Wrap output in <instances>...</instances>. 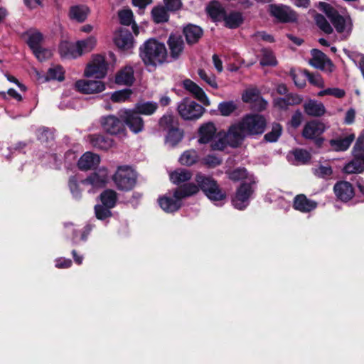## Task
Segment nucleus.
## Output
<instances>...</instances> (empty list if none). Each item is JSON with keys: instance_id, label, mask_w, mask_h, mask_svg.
<instances>
[{"instance_id": "nucleus-1", "label": "nucleus", "mask_w": 364, "mask_h": 364, "mask_svg": "<svg viewBox=\"0 0 364 364\" xmlns=\"http://www.w3.org/2000/svg\"><path fill=\"white\" fill-rule=\"evenodd\" d=\"M226 173L231 181H243L232 200V205L235 208L242 210L249 205L250 198L254 193L257 180L254 175L247 172L245 168L228 170Z\"/></svg>"}, {"instance_id": "nucleus-2", "label": "nucleus", "mask_w": 364, "mask_h": 364, "mask_svg": "<svg viewBox=\"0 0 364 364\" xmlns=\"http://www.w3.org/2000/svg\"><path fill=\"white\" fill-rule=\"evenodd\" d=\"M139 56L146 67L156 68L166 62L167 50L163 43L151 38L140 46Z\"/></svg>"}, {"instance_id": "nucleus-3", "label": "nucleus", "mask_w": 364, "mask_h": 364, "mask_svg": "<svg viewBox=\"0 0 364 364\" xmlns=\"http://www.w3.org/2000/svg\"><path fill=\"white\" fill-rule=\"evenodd\" d=\"M202 191L213 202H219L225 199L226 193L218 186L217 181L210 176L198 173L195 178Z\"/></svg>"}, {"instance_id": "nucleus-4", "label": "nucleus", "mask_w": 364, "mask_h": 364, "mask_svg": "<svg viewBox=\"0 0 364 364\" xmlns=\"http://www.w3.org/2000/svg\"><path fill=\"white\" fill-rule=\"evenodd\" d=\"M205 109L196 102L183 98L178 105L177 112L179 116L186 121H196L204 114Z\"/></svg>"}, {"instance_id": "nucleus-5", "label": "nucleus", "mask_w": 364, "mask_h": 364, "mask_svg": "<svg viewBox=\"0 0 364 364\" xmlns=\"http://www.w3.org/2000/svg\"><path fill=\"white\" fill-rule=\"evenodd\" d=\"M112 179L118 189L129 191L136 184V173L130 166H119L113 176Z\"/></svg>"}, {"instance_id": "nucleus-6", "label": "nucleus", "mask_w": 364, "mask_h": 364, "mask_svg": "<svg viewBox=\"0 0 364 364\" xmlns=\"http://www.w3.org/2000/svg\"><path fill=\"white\" fill-rule=\"evenodd\" d=\"M240 122L246 131L247 135L250 136L263 134L267 126L265 117L259 114H247Z\"/></svg>"}, {"instance_id": "nucleus-7", "label": "nucleus", "mask_w": 364, "mask_h": 364, "mask_svg": "<svg viewBox=\"0 0 364 364\" xmlns=\"http://www.w3.org/2000/svg\"><path fill=\"white\" fill-rule=\"evenodd\" d=\"M269 11L272 16L283 23H294L297 21V14L289 6L282 4H270Z\"/></svg>"}, {"instance_id": "nucleus-8", "label": "nucleus", "mask_w": 364, "mask_h": 364, "mask_svg": "<svg viewBox=\"0 0 364 364\" xmlns=\"http://www.w3.org/2000/svg\"><path fill=\"white\" fill-rule=\"evenodd\" d=\"M119 115L123 120L124 126L127 125L133 133L138 134L143 131L144 127V120L133 109L122 110Z\"/></svg>"}, {"instance_id": "nucleus-9", "label": "nucleus", "mask_w": 364, "mask_h": 364, "mask_svg": "<svg viewBox=\"0 0 364 364\" xmlns=\"http://www.w3.org/2000/svg\"><path fill=\"white\" fill-rule=\"evenodd\" d=\"M100 123L103 130L111 135L119 134L126 130L123 120L112 114L102 117Z\"/></svg>"}, {"instance_id": "nucleus-10", "label": "nucleus", "mask_w": 364, "mask_h": 364, "mask_svg": "<svg viewBox=\"0 0 364 364\" xmlns=\"http://www.w3.org/2000/svg\"><path fill=\"white\" fill-rule=\"evenodd\" d=\"M107 71V63L105 58L99 55L94 58L91 63L87 65L84 75L87 77L95 76L100 79L105 77Z\"/></svg>"}, {"instance_id": "nucleus-11", "label": "nucleus", "mask_w": 364, "mask_h": 364, "mask_svg": "<svg viewBox=\"0 0 364 364\" xmlns=\"http://www.w3.org/2000/svg\"><path fill=\"white\" fill-rule=\"evenodd\" d=\"M246 135V131L240 122L229 127L225 138L230 147L237 148L242 144Z\"/></svg>"}, {"instance_id": "nucleus-12", "label": "nucleus", "mask_w": 364, "mask_h": 364, "mask_svg": "<svg viewBox=\"0 0 364 364\" xmlns=\"http://www.w3.org/2000/svg\"><path fill=\"white\" fill-rule=\"evenodd\" d=\"M76 90L83 94L100 93L105 90V85L100 80H79L75 84Z\"/></svg>"}, {"instance_id": "nucleus-13", "label": "nucleus", "mask_w": 364, "mask_h": 364, "mask_svg": "<svg viewBox=\"0 0 364 364\" xmlns=\"http://www.w3.org/2000/svg\"><path fill=\"white\" fill-rule=\"evenodd\" d=\"M115 46L122 50H128L134 47L132 33L127 28H120L114 36Z\"/></svg>"}, {"instance_id": "nucleus-14", "label": "nucleus", "mask_w": 364, "mask_h": 364, "mask_svg": "<svg viewBox=\"0 0 364 364\" xmlns=\"http://www.w3.org/2000/svg\"><path fill=\"white\" fill-rule=\"evenodd\" d=\"M217 128L212 122L203 123L198 130V142L205 144L212 141L216 136Z\"/></svg>"}, {"instance_id": "nucleus-15", "label": "nucleus", "mask_w": 364, "mask_h": 364, "mask_svg": "<svg viewBox=\"0 0 364 364\" xmlns=\"http://www.w3.org/2000/svg\"><path fill=\"white\" fill-rule=\"evenodd\" d=\"M204 33L203 29L196 24L188 23L183 26V34L188 45L193 46L199 42Z\"/></svg>"}, {"instance_id": "nucleus-16", "label": "nucleus", "mask_w": 364, "mask_h": 364, "mask_svg": "<svg viewBox=\"0 0 364 364\" xmlns=\"http://www.w3.org/2000/svg\"><path fill=\"white\" fill-rule=\"evenodd\" d=\"M326 130L325 124L314 119L306 123L302 130V136L306 139L321 136Z\"/></svg>"}, {"instance_id": "nucleus-17", "label": "nucleus", "mask_w": 364, "mask_h": 364, "mask_svg": "<svg viewBox=\"0 0 364 364\" xmlns=\"http://www.w3.org/2000/svg\"><path fill=\"white\" fill-rule=\"evenodd\" d=\"M183 87L185 90L191 92L195 98L200 101L203 105L209 106L210 105V102L203 90L191 80H184L183 81Z\"/></svg>"}, {"instance_id": "nucleus-18", "label": "nucleus", "mask_w": 364, "mask_h": 364, "mask_svg": "<svg viewBox=\"0 0 364 364\" xmlns=\"http://www.w3.org/2000/svg\"><path fill=\"white\" fill-rule=\"evenodd\" d=\"M311 53L312 58L310 60L309 63L313 67L323 70L325 66L327 65L331 72L333 70L334 65L324 53L318 49H312Z\"/></svg>"}, {"instance_id": "nucleus-19", "label": "nucleus", "mask_w": 364, "mask_h": 364, "mask_svg": "<svg viewBox=\"0 0 364 364\" xmlns=\"http://www.w3.org/2000/svg\"><path fill=\"white\" fill-rule=\"evenodd\" d=\"M181 197H176L175 191L173 196H164L159 199L161 208L167 213H172L178 210L181 206Z\"/></svg>"}, {"instance_id": "nucleus-20", "label": "nucleus", "mask_w": 364, "mask_h": 364, "mask_svg": "<svg viewBox=\"0 0 364 364\" xmlns=\"http://www.w3.org/2000/svg\"><path fill=\"white\" fill-rule=\"evenodd\" d=\"M333 191L338 199L342 201H348L354 196V190L352 185L347 181H339L333 187Z\"/></svg>"}, {"instance_id": "nucleus-21", "label": "nucleus", "mask_w": 364, "mask_h": 364, "mask_svg": "<svg viewBox=\"0 0 364 364\" xmlns=\"http://www.w3.org/2000/svg\"><path fill=\"white\" fill-rule=\"evenodd\" d=\"M167 44L170 49V56L177 60L184 49V42L181 36L171 34L167 41Z\"/></svg>"}, {"instance_id": "nucleus-22", "label": "nucleus", "mask_w": 364, "mask_h": 364, "mask_svg": "<svg viewBox=\"0 0 364 364\" xmlns=\"http://www.w3.org/2000/svg\"><path fill=\"white\" fill-rule=\"evenodd\" d=\"M134 80L133 68L125 66L117 73L114 81L117 85L131 86Z\"/></svg>"}, {"instance_id": "nucleus-23", "label": "nucleus", "mask_w": 364, "mask_h": 364, "mask_svg": "<svg viewBox=\"0 0 364 364\" xmlns=\"http://www.w3.org/2000/svg\"><path fill=\"white\" fill-rule=\"evenodd\" d=\"M317 207V203L306 198L305 195L296 196L294 199V208L302 213H309Z\"/></svg>"}, {"instance_id": "nucleus-24", "label": "nucleus", "mask_w": 364, "mask_h": 364, "mask_svg": "<svg viewBox=\"0 0 364 364\" xmlns=\"http://www.w3.org/2000/svg\"><path fill=\"white\" fill-rule=\"evenodd\" d=\"M304 112L311 117H321L326 112V108L322 102L315 100H309L303 105Z\"/></svg>"}, {"instance_id": "nucleus-25", "label": "nucleus", "mask_w": 364, "mask_h": 364, "mask_svg": "<svg viewBox=\"0 0 364 364\" xmlns=\"http://www.w3.org/2000/svg\"><path fill=\"white\" fill-rule=\"evenodd\" d=\"M91 144L99 149L107 150L113 145V139L101 134H94L89 136Z\"/></svg>"}, {"instance_id": "nucleus-26", "label": "nucleus", "mask_w": 364, "mask_h": 364, "mask_svg": "<svg viewBox=\"0 0 364 364\" xmlns=\"http://www.w3.org/2000/svg\"><path fill=\"white\" fill-rule=\"evenodd\" d=\"M37 139L46 148L50 149L55 145L53 132L48 127H41L36 132Z\"/></svg>"}, {"instance_id": "nucleus-27", "label": "nucleus", "mask_w": 364, "mask_h": 364, "mask_svg": "<svg viewBox=\"0 0 364 364\" xmlns=\"http://www.w3.org/2000/svg\"><path fill=\"white\" fill-rule=\"evenodd\" d=\"M355 134H350L344 138L333 139L329 141L331 149L336 151H346L355 139Z\"/></svg>"}, {"instance_id": "nucleus-28", "label": "nucleus", "mask_w": 364, "mask_h": 364, "mask_svg": "<svg viewBox=\"0 0 364 364\" xmlns=\"http://www.w3.org/2000/svg\"><path fill=\"white\" fill-rule=\"evenodd\" d=\"M192 176L193 173L191 171L183 168H176L169 172L170 181L176 185L189 181Z\"/></svg>"}, {"instance_id": "nucleus-29", "label": "nucleus", "mask_w": 364, "mask_h": 364, "mask_svg": "<svg viewBox=\"0 0 364 364\" xmlns=\"http://www.w3.org/2000/svg\"><path fill=\"white\" fill-rule=\"evenodd\" d=\"M312 172L316 177L326 180L331 177L333 171L331 166L326 161H324L323 162L318 161L312 168Z\"/></svg>"}, {"instance_id": "nucleus-30", "label": "nucleus", "mask_w": 364, "mask_h": 364, "mask_svg": "<svg viewBox=\"0 0 364 364\" xmlns=\"http://www.w3.org/2000/svg\"><path fill=\"white\" fill-rule=\"evenodd\" d=\"M225 26L230 29L239 28L244 22V18L242 13L239 11H231L229 14L227 13L223 18Z\"/></svg>"}, {"instance_id": "nucleus-31", "label": "nucleus", "mask_w": 364, "mask_h": 364, "mask_svg": "<svg viewBox=\"0 0 364 364\" xmlns=\"http://www.w3.org/2000/svg\"><path fill=\"white\" fill-rule=\"evenodd\" d=\"M183 136V130L180 129L179 127H176L166 132L165 142L170 146L175 147L182 141Z\"/></svg>"}, {"instance_id": "nucleus-32", "label": "nucleus", "mask_w": 364, "mask_h": 364, "mask_svg": "<svg viewBox=\"0 0 364 364\" xmlns=\"http://www.w3.org/2000/svg\"><path fill=\"white\" fill-rule=\"evenodd\" d=\"M158 107V104L155 102H139L135 105L133 110L139 115L143 114L149 116L155 113Z\"/></svg>"}, {"instance_id": "nucleus-33", "label": "nucleus", "mask_w": 364, "mask_h": 364, "mask_svg": "<svg viewBox=\"0 0 364 364\" xmlns=\"http://www.w3.org/2000/svg\"><path fill=\"white\" fill-rule=\"evenodd\" d=\"M107 180V170L105 168H100L97 172H95L89 178H87L85 183H88L94 187H102L105 185Z\"/></svg>"}, {"instance_id": "nucleus-34", "label": "nucleus", "mask_w": 364, "mask_h": 364, "mask_svg": "<svg viewBox=\"0 0 364 364\" xmlns=\"http://www.w3.org/2000/svg\"><path fill=\"white\" fill-rule=\"evenodd\" d=\"M170 11L164 6L158 5L154 6L151 11L152 20L156 23H163L168 21Z\"/></svg>"}, {"instance_id": "nucleus-35", "label": "nucleus", "mask_w": 364, "mask_h": 364, "mask_svg": "<svg viewBox=\"0 0 364 364\" xmlns=\"http://www.w3.org/2000/svg\"><path fill=\"white\" fill-rule=\"evenodd\" d=\"M206 11L213 21L223 19L226 14L225 9L217 1H212L207 6Z\"/></svg>"}, {"instance_id": "nucleus-36", "label": "nucleus", "mask_w": 364, "mask_h": 364, "mask_svg": "<svg viewBox=\"0 0 364 364\" xmlns=\"http://www.w3.org/2000/svg\"><path fill=\"white\" fill-rule=\"evenodd\" d=\"M79 147H73L65 154V159H100V156L91 151H86L80 155Z\"/></svg>"}, {"instance_id": "nucleus-37", "label": "nucleus", "mask_w": 364, "mask_h": 364, "mask_svg": "<svg viewBox=\"0 0 364 364\" xmlns=\"http://www.w3.org/2000/svg\"><path fill=\"white\" fill-rule=\"evenodd\" d=\"M200 189V188L197 183H188L175 189V194L176 197H181V198L183 199L197 194Z\"/></svg>"}, {"instance_id": "nucleus-38", "label": "nucleus", "mask_w": 364, "mask_h": 364, "mask_svg": "<svg viewBox=\"0 0 364 364\" xmlns=\"http://www.w3.org/2000/svg\"><path fill=\"white\" fill-rule=\"evenodd\" d=\"M159 126L161 129L167 132L171 129L179 127V121L176 116L172 114H165L159 119Z\"/></svg>"}, {"instance_id": "nucleus-39", "label": "nucleus", "mask_w": 364, "mask_h": 364, "mask_svg": "<svg viewBox=\"0 0 364 364\" xmlns=\"http://www.w3.org/2000/svg\"><path fill=\"white\" fill-rule=\"evenodd\" d=\"M89 9L87 6L77 5L71 6L69 11V16L71 19L77 22H83L87 17Z\"/></svg>"}, {"instance_id": "nucleus-40", "label": "nucleus", "mask_w": 364, "mask_h": 364, "mask_svg": "<svg viewBox=\"0 0 364 364\" xmlns=\"http://www.w3.org/2000/svg\"><path fill=\"white\" fill-rule=\"evenodd\" d=\"M58 51L63 58H73L77 53L76 45L68 41H63L59 44Z\"/></svg>"}, {"instance_id": "nucleus-41", "label": "nucleus", "mask_w": 364, "mask_h": 364, "mask_svg": "<svg viewBox=\"0 0 364 364\" xmlns=\"http://www.w3.org/2000/svg\"><path fill=\"white\" fill-rule=\"evenodd\" d=\"M65 80V71L61 65L50 68L46 76V80H58L62 82Z\"/></svg>"}, {"instance_id": "nucleus-42", "label": "nucleus", "mask_w": 364, "mask_h": 364, "mask_svg": "<svg viewBox=\"0 0 364 364\" xmlns=\"http://www.w3.org/2000/svg\"><path fill=\"white\" fill-rule=\"evenodd\" d=\"M96 45V39L95 37L90 36L85 40L78 41L76 43L77 53L81 55L83 52H89Z\"/></svg>"}, {"instance_id": "nucleus-43", "label": "nucleus", "mask_w": 364, "mask_h": 364, "mask_svg": "<svg viewBox=\"0 0 364 364\" xmlns=\"http://www.w3.org/2000/svg\"><path fill=\"white\" fill-rule=\"evenodd\" d=\"M262 58L259 63L262 66H275L277 64V59L273 52L268 48H262L261 50Z\"/></svg>"}, {"instance_id": "nucleus-44", "label": "nucleus", "mask_w": 364, "mask_h": 364, "mask_svg": "<svg viewBox=\"0 0 364 364\" xmlns=\"http://www.w3.org/2000/svg\"><path fill=\"white\" fill-rule=\"evenodd\" d=\"M282 133V126L279 123H273L272 130L264 136V140L273 143L277 141Z\"/></svg>"}, {"instance_id": "nucleus-45", "label": "nucleus", "mask_w": 364, "mask_h": 364, "mask_svg": "<svg viewBox=\"0 0 364 364\" xmlns=\"http://www.w3.org/2000/svg\"><path fill=\"white\" fill-rule=\"evenodd\" d=\"M353 159H364V134H360L353 147Z\"/></svg>"}, {"instance_id": "nucleus-46", "label": "nucleus", "mask_w": 364, "mask_h": 364, "mask_svg": "<svg viewBox=\"0 0 364 364\" xmlns=\"http://www.w3.org/2000/svg\"><path fill=\"white\" fill-rule=\"evenodd\" d=\"M364 171V161H350L343 168L348 174L360 173Z\"/></svg>"}, {"instance_id": "nucleus-47", "label": "nucleus", "mask_w": 364, "mask_h": 364, "mask_svg": "<svg viewBox=\"0 0 364 364\" xmlns=\"http://www.w3.org/2000/svg\"><path fill=\"white\" fill-rule=\"evenodd\" d=\"M102 204L108 208H113L117 201V193L112 190H106L101 195Z\"/></svg>"}, {"instance_id": "nucleus-48", "label": "nucleus", "mask_w": 364, "mask_h": 364, "mask_svg": "<svg viewBox=\"0 0 364 364\" xmlns=\"http://www.w3.org/2000/svg\"><path fill=\"white\" fill-rule=\"evenodd\" d=\"M316 25L325 33L331 34L333 31L332 26L325 16L321 14H316L314 16Z\"/></svg>"}, {"instance_id": "nucleus-49", "label": "nucleus", "mask_w": 364, "mask_h": 364, "mask_svg": "<svg viewBox=\"0 0 364 364\" xmlns=\"http://www.w3.org/2000/svg\"><path fill=\"white\" fill-rule=\"evenodd\" d=\"M43 41V36L39 31H36L29 35L26 43L31 50H36V48L41 47V43Z\"/></svg>"}, {"instance_id": "nucleus-50", "label": "nucleus", "mask_w": 364, "mask_h": 364, "mask_svg": "<svg viewBox=\"0 0 364 364\" xmlns=\"http://www.w3.org/2000/svg\"><path fill=\"white\" fill-rule=\"evenodd\" d=\"M218 110L222 116H230L237 109V105L233 101H225L219 103Z\"/></svg>"}, {"instance_id": "nucleus-51", "label": "nucleus", "mask_w": 364, "mask_h": 364, "mask_svg": "<svg viewBox=\"0 0 364 364\" xmlns=\"http://www.w3.org/2000/svg\"><path fill=\"white\" fill-rule=\"evenodd\" d=\"M329 19L338 33L344 32L346 29V19L339 14L338 11H337Z\"/></svg>"}, {"instance_id": "nucleus-52", "label": "nucleus", "mask_w": 364, "mask_h": 364, "mask_svg": "<svg viewBox=\"0 0 364 364\" xmlns=\"http://www.w3.org/2000/svg\"><path fill=\"white\" fill-rule=\"evenodd\" d=\"M132 94V90L129 88L114 92L111 95V100L113 102H122L127 100Z\"/></svg>"}, {"instance_id": "nucleus-53", "label": "nucleus", "mask_w": 364, "mask_h": 364, "mask_svg": "<svg viewBox=\"0 0 364 364\" xmlns=\"http://www.w3.org/2000/svg\"><path fill=\"white\" fill-rule=\"evenodd\" d=\"M119 22L122 25L130 26L134 21V15L130 9L121 10L118 13Z\"/></svg>"}, {"instance_id": "nucleus-54", "label": "nucleus", "mask_w": 364, "mask_h": 364, "mask_svg": "<svg viewBox=\"0 0 364 364\" xmlns=\"http://www.w3.org/2000/svg\"><path fill=\"white\" fill-rule=\"evenodd\" d=\"M198 74L199 77L207 84H208L211 87L214 89H218V86L216 82V77L215 75H208L203 69H198Z\"/></svg>"}, {"instance_id": "nucleus-55", "label": "nucleus", "mask_w": 364, "mask_h": 364, "mask_svg": "<svg viewBox=\"0 0 364 364\" xmlns=\"http://www.w3.org/2000/svg\"><path fill=\"white\" fill-rule=\"evenodd\" d=\"M259 96L260 92L258 89H247L242 95V100L245 103H252Z\"/></svg>"}, {"instance_id": "nucleus-56", "label": "nucleus", "mask_w": 364, "mask_h": 364, "mask_svg": "<svg viewBox=\"0 0 364 364\" xmlns=\"http://www.w3.org/2000/svg\"><path fill=\"white\" fill-rule=\"evenodd\" d=\"M210 142V148L212 151H226V149L230 146L225 137L220 138L217 141L213 140Z\"/></svg>"}, {"instance_id": "nucleus-57", "label": "nucleus", "mask_w": 364, "mask_h": 364, "mask_svg": "<svg viewBox=\"0 0 364 364\" xmlns=\"http://www.w3.org/2000/svg\"><path fill=\"white\" fill-rule=\"evenodd\" d=\"M304 73L308 77L309 82L318 87H323L324 85L323 80L319 74L311 73L309 70H305Z\"/></svg>"}, {"instance_id": "nucleus-58", "label": "nucleus", "mask_w": 364, "mask_h": 364, "mask_svg": "<svg viewBox=\"0 0 364 364\" xmlns=\"http://www.w3.org/2000/svg\"><path fill=\"white\" fill-rule=\"evenodd\" d=\"M112 208H108L105 206L103 204L101 205H97L95 207V214L96 217L98 219L102 220L105 219L111 215L110 209Z\"/></svg>"}, {"instance_id": "nucleus-59", "label": "nucleus", "mask_w": 364, "mask_h": 364, "mask_svg": "<svg viewBox=\"0 0 364 364\" xmlns=\"http://www.w3.org/2000/svg\"><path fill=\"white\" fill-rule=\"evenodd\" d=\"M32 52L35 57L41 62L45 61L50 56L49 50L42 46L36 48V50H32Z\"/></svg>"}, {"instance_id": "nucleus-60", "label": "nucleus", "mask_w": 364, "mask_h": 364, "mask_svg": "<svg viewBox=\"0 0 364 364\" xmlns=\"http://www.w3.org/2000/svg\"><path fill=\"white\" fill-rule=\"evenodd\" d=\"M100 161H78L77 166L82 171L95 170Z\"/></svg>"}, {"instance_id": "nucleus-61", "label": "nucleus", "mask_w": 364, "mask_h": 364, "mask_svg": "<svg viewBox=\"0 0 364 364\" xmlns=\"http://www.w3.org/2000/svg\"><path fill=\"white\" fill-rule=\"evenodd\" d=\"M164 6L171 12L180 10L182 7L181 0H164Z\"/></svg>"}, {"instance_id": "nucleus-62", "label": "nucleus", "mask_w": 364, "mask_h": 364, "mask_svg": "<svg viewBox=\"0 0 364 364\" xmlns=\"http://www.w3.org/2000/svg\"><path fill=\"white\" fill-rule=\"evenodd\" d=\"M252 109L257 112H262L267 109V102L261 96H259L252 103Z\"/></svg>"}, {"instance_id": "nucleus-63", "label": "nucleus", "mask_w": 364, "mask_h": 364, "mask_svg": "<svg viewBox=\"0 0 364 364\" xmlns=\"http://www.w3.org/2000/svg\"><path fill=\"white\" fill-rule=\"evenodd\" d=\"M318 8L326 14L328 18H330L338 11L331 5L326 2H319Z\"/></svg>"}, {"instance_id": "nucleus-64", "label": "nucleus", "mask_w": 364, "mask_h": 364, "mask_svg": "<svg viewBox=\"0 0 364 364\" xmlns=\"http://www.w3.org/2000/svg\"><path fill=\"white\" fill-rule=\"evenodd\" d=\"M294 159H310V154L303 149H295L291 151Z\"/></svg>"}]
</instances>
